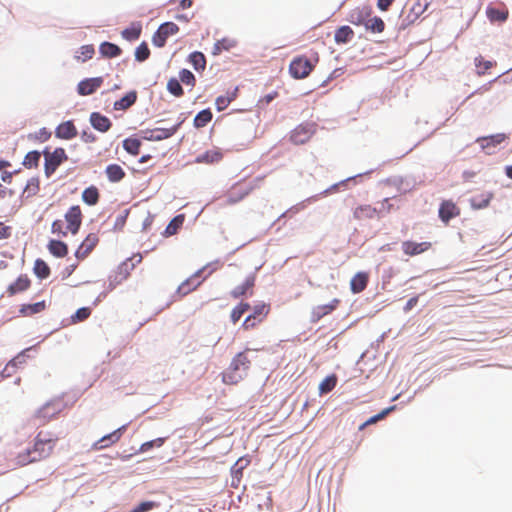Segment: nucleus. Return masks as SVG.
<instances>
[{
    "instance_id": "f257e3e1",
    "label": "nucleus",
    "mask_w": 512,
    "mask_h": 512,
    "mask_svg": "<svg viewBox=\"0 0 512 512\" xmlns=\"http://www.w3.org/2000/svg\"><path fill=\"white\" fill-rule=\"evenodd\" d=\"M58 437L51 431H39L33 441V446L19 452L16 463L25 466L50 457L54 451Z\"/></svg>"
},
{
    "instance_id": "f03ea898",
    "label": "nucleus",
    "mask_w": 512,
    "mask_h": 512,
    "mask_svg": "<svg viewBox=\"0 0 512 512\" xmlns=\"http://www.w3.org/2000/svg\"><path fill=\"white\" fill-rule=\"evenodd\" d=\"M250 361L245 353H238L232 360L226 375V384H237L248 372Z\"/></svg>"
},
{
    "instance_id": "7ed1b4c3",
    "label": "nucleus",
    "mask_w": 512,
    "mask_h": 512,
    "mask_svg": "<svg viewBox=\"0 0 512 512\" xmlns=\"http://www.w3.org/2000/svg\"><path fill=\"white\" fill-rule=\"evenodd\" d=\"M210 267H211V265H208V266L203 267L202 269H199L192 276H190L188 279L183 281L179 285V287L177 289V293L183 297V296L188 295L192 291L196 290L197 287H199L200 284L202 283V281L205 279V277H207L210 273H212V271L219 268V267H213V268H210Z\"/></svg>"
},
{
    "instance_id": "20e7f679",
    "label": "nucleus",
    "mask_w": 512,
    "mask_h": 512,
    "mask_svg": "<svg viewBox=\"0 0 512 512\" xmlns=\"http://www.w3.org/2000/svg\"><path fill=\"white\" fill-rule=\"evenodd\" d=\"M317 62V57L313 61L303 55L295 57L289 65V72L295 79L306 78L312 72Z\"/></svg>"
},
{
    "instance_id": "39448f33",
    "label": "nucleus",
    "mask_w": 512,
    "mask_h": 512,
    "mask_svg": "<svg viewBox=\"0 0 512 512\" xmlns=\"http://www.w3.org/2000/svg\"><path fill=\"white\" fill-rule=\"evenodd\" d=\"M142 259V254L136 253L132 257L123 261L111 276V283L118 285L126 280L134 270L135 266L142 262Z\"/></svg>"
},
{
    "instance_id": "423d86ee",
    "label": "nucleus",
    "mask_w": 512,
    "mask_h": 512,
    "mask_svg": "<svg viewBox=\"0 0 512 512\" xmlns=\"http://www.w3.org/2000/svg\"><path fill=\"white\" fill-rule=\"evenodd\" d=\"M45 158V174L47 177L51 176L57 168L68 159V156L63 148H56L53 152L48 149L43 151Z\"/></svg>"
},
{
    "instance_id": "0eeeda50",
    "label": "nucleus",
    "mask_w": 512,
    "mask_h": 512,
    "mask_svg": "<svg viewBox=\"0 0 512 512\" xmlns=\"http://www.w3.org/2000/svg\"><path fill=\"white\" fill-rule=\"evenodd\" d=\"M59 412L60 407L58 403L47 402L33 414L32 421L36 426H43L54 419Z\"/></svg>"
},
{
    "instance_id": "6e6552de",
    "label": "nucleus",
    "mask_w": 512,
    "mask_h": 512,
    "mask_svg": "<svg viewBox=\"0 0 512 512\" xmlns=\"http://www.w3.org/2000/svg\"><path fill=\"white\" fill-rule=\"evenodd\" d=\"M183 121H179L177 124L170 128H154L145 129L141 131L142 138L147 141H161L172 137L179 129Z\"/></svg>"
},
{
    "instance_id": "1a4fd4ad",
    "label": "nucleus",
    "mask_w": 512,
    "mask_h": 512,
    "mask_svg": "<svg viewBox=\"0 0 512 512\" xmlns=\"http://www.w3.org/2000/svg\"><path fill=\"white\" fill-rule=\"evenodd\" d=\"M179 27L173 22H165L159 26L152 37V43L156 47H163L170 36L178 33Z\"/></svg>"
},
{
    "instance_id": "9d476101",
    "label": "nucleus",
    "mask_w": 512,
    "mask_h": 512,
    "mask_svg": "<svg viewBox=\"0 0 512 512\" xmlns=\"http://www.w3.org/2000/svg\"><path fill=\"white\" fill-rule=\"evenodd\" d=\"M65 221L67 223V231L72 234H76L82 223V211L79 205H74L68 209V211L64 215Z\"/></svg>"
},
{
    "instance_id": "9b49d317",
    "label": "nucleus",
    "mask_w": 512,
    "mask_h": 512,
    "mask_svg": "<svg viewBox=\"0 0 512 512\" xmlns=\"http://www.w3.org/2000/svg\"><path fill=\"white\" fill-rule=\"evenodd\" d=\"M314 132L313 125H299L292 131L290 140L296 145L305 144L310 140Z\"/></svg>"
},
{
    "instance_id": "f8f14e48",
    "label": "nucleus",
    "mask_w": 512,
    "mask_h": 512,
    "mask_svg": "<svg viewBox=\"0 0 512 512\" xmlns=\"http://www.w3.org/2000/svg\"><path fill=\"white\" fill-rule=\"evenodd\" d=\"M372 13L373 11L369 6L356 7L349 12L348 21L356 26H364Z\"/></svg>"
},
{
    "instance_id": "ddd939ff",
    "label": "nucleus",
    "mask_w": 512,
    "mask_h": 512,
    "mask_svg": "<svg viewBox=\"0 0 512 512\" xmlns=\"http://www.w3.org/2000/svg\"><path fill=\"white\" fill-rule=\"evenodd\" d=\"M439 218L444 224L460 215V208L452 200H444L439 207Z\"/></svg>"
},
{
    "instance_id": "4468645a",
    "label": "nucleus",
    "mask_w": 512,
    "mask_h": 512,
    "mask_svg": "<svg viewBox=\"0 0 512 512\" xmlns=\"http://www.w3.org/2000/svg\"><path fill=\"white\" fill-rule=\"evenodd\" d=\"M431 247H432V243L428 242V241L414 242L411 240H407V241L402 242V245H401L403 253L406 256H410V257L422 254V253L428 251L429 249H431Z\"/></svg>"
},
{
    "instance_id": "2eb2a0df",
    "label": "nucleus",
    "mask_w": 512,
    "mask_h": 512,
    "mask_svg": "<svg viewBox=\"0 0 512 512\" xmlns=\"http://www.w3.org/2000/svg\"><path fill=\"white\" fill-rule=\"evenodd\" d=\"M102 84V77L87 78L78 83L77 92L81 96H88L93 94Z\"/></svg>"
},
{
    "instance_id": "dca6fc26",
    "label": "nucleus",
    "mask_w": 512,
    "mask_h": 512,
    "mask_svg": "<svg viewBox=\"0 0 512 512\" xmlns=\"http://www.w3.org/2000/svg\"><path fill=\"white\" fill-rule=\"evenodd\" d=\"M99 242V238L97 234L90 233L86 236V238L83 240L81 245L76 250L75 256L78 259H84L86 258L91 251L96 247V245Z\"/></svg>"
},
{
    "instance_id": "f3484780",
    "label": "nucleus",
    "mask_w": 512,
    "mask_h": 512,
    "mask_svg": "<svg viewBox=\"0 0 512 512\" xmlns=\"http://www.w3.org/2000/svg\"><path fill=\"white\" fill-rule=\"evenodd\" d=\"M124 429H125V426H122L121 428H118L117 430L103 436L101 439H99L92 445V449L96 450V451L102 450V449L110 447L114 443H117L120 440V438L122 436V431Z\"/></svg>"
},
{
    "instance_id": "a211bd4d",
    "label": "nucleus",
    "mask_w": 512,
    "mask_h": 512,
    "mask_svg": "<svg viewBox=\"0 0 512 512\" xmlns=\"http://www.w3.org/2000/svg\"><path fill=\"white\" fill-rule=\"evenodd\" d=\"M77 134V128L71 120L60 123L55 129V136L63 140L73 139Z\"/></svg>"
},
{
    "instance_id": "6ab92c4d",
    "label": "nucleus",
    "mask_w": 512,
    "mask_h": 512,
    "mask_svg": "<svg viewBox=\"0 0 512 512\" xmlns=\"http://www.w3.org/2000/svg\"><path fill=\"white\" fill-rule=\"evenodd\" d=\"M340 303L339 299H333L330 303L324 305H318L312 310V321L317 322L324 316L334 311Z\"/></svg>"
},
{
    "instance_id": "aec40b11",
    "label": "nucleus",
    "mask_w": 512,
    "mask_h": 512,
    "mask_svg": "<svg viewBox=\"0 0 512 512\" xmlns=\"http://www.w3.org/2000/svg\"><path fill=\"white\" fill-rule=\"evenodd\" d=\"M31 281L27 275H20L13 283L7 288L9 296H13L17 293H21L29 289Z\"/></svg>"
},
{
    "instance_id": "412c9836",
    "label": "nucleus",
    "mask_w": 512,
    "mask_h": 512,
    "mask_svg": "<svg viewBox=\"0 0 512 512\" xmlns=\"http://www.w3.org/2000/svg\"><path fill=\"white\" fill-rule=\"evenodd\" d=\"M90 123L96 130L102 133L107 132L112 125L110 119L99 112L91 113Z\"/></svg>"
},
{
    "instance_id": "4be33fe9",
    "label": "nucleus",
    "mask_w": 512,
    "mask_h": 512,
    "mask_svg": "<svg viewBox=\"0 0 512 512\" xmlns=\"http://www.w3.org/2000/svg\"><path fill=\"white\" fill-rule=\"evenodd\" d=\"M368 280L369 275L366 272L356 273L350 281L351 291L355 294L364 291L365 288L367 287Z\"/></svg>"
},
{
    "instance_id": "5701e85b",
    "label": "nucleus",
    "mask_w": 512,
    "mask_h": 512,
    "mask_svg": "<svg viewBox=\"0 0 512 512\" xmlns=\"http://www.w3.org/2000/svg\"><path fill=\"white\" fill-rule=\"evenodd\" d=\"M46 301L42 300L33 304H23L19 309V315L22 317H31L41 313L46 309Z\"/></svg>"
},
{
    "instance_id": "b1692460",
    "label": "nucleus",
    "mask_w": 512,
    "mask_h": 512,
    "mask_svg": "<svg viewBox=\"0 0 512 512\" xmlns=\"http://www.w3.org/2000/svg\"><path fill=\"white\" fill-rule=\"evenodd\" d=\"M353 216L356 220L373 219L378 216V211L371 205H360L355 208Z\"/></svg>"
},
{
    "instance_id": "393cba45",
    "label": "nucleus",
    "mask_w": 512,
    "mask_h": 512,
    "mask_svg": "<svg viewBox=\"0 0 512 512\" xmlns=\"http://www.w3.org/2000/svg\"><path fill=\"white\" fill-rule=\"evenodd\" d=\"M105 174L112 183L120 182L126 176L124 169L118 164H109L105 169Z\"/></svg>"
},
{
    "instance_id": "a878e982",
    "label": "nucleus",
    "mask_w": 512,
    "mask_h": 512,
    "mask_svg": "<svg viewBox=\"0 0 512 512\" xmlns=\"http://www.w3.org/2000/svg\"><path fill=\"white\" fill-rule=\"evenodd\" d=\"M509 12L507 8L497 9L488 6L486 9V16L491 22H505L508 18Z\"/></svg>"
},
{
    "instance_id": "bb28decb",
    "label": "nucleus",
    "mask_w": 512,
    "mask_h": 512,
    "mask_svg": "<svg viewBox=\"0 0 512 512\" xmlns=\"http://www.w3.org/2000/svg\"><path fill=\"white\" fill-rule=\"evenodd\" d=\"M100 193L96 186L91 185L82 192V200L89 206H94L99 202Z\"/></svg>"
},
{
    "instance_id": "cd10ccee",
    "label": "nucleus",
    "mask_w": 512,
    "mask_h": 512,
    "mask_svg": "<svg viewBox=\"0 0 512 512\" xmlns=\"http://www.w3.org/2000/svg\"><path fill=\"white\" fill-rule=\"evenodd\" d=\"M354 31L349 26H341L335 31L334 39L337 44H345L352 40Z\"/></svg>"
},
{
    "instance_id": "c85d7f7f",
    "label": "nucleus",
    "mask_w": 512,
    "mask_h": 512,
    "mask_svg": "<svg viewBox=\"0 0 512 512\" xmlns=\"http://www.w3.org/2000/svg\"><path fill=\"white\" fill-rule=\"evenodd\" d=\"M492 192L483 193L477 196H474L470 199L471 207L474 209H483L488 207L491 199L493 198Z\"/></svg>"
},
{
    "instance_id": "c756f323",
    "label": "nucleus",
    "mask_w": 512,
    "mask_h": 512,
    "mask_svg": "<svg viewBox=\"0 0 512 512\" xmlns=\"http://www.w3.org/2000/svg\"><path fill=\"white\" fill-rule=\"evenodd\" d=\"M48 250L55 257H65L68 254V246L59 240H51L48 243Z\"/></svg>"
},
{
    "instance_id": "7c9ffc66",
    "label": "nucleus",
    "mask_w": 512,
    "mask_h": 512,
    "mask_svg": "<svg viewBox=\"0 0 512 512\" xmlns=\"http://www.w3.org/2000/svg\"><path fill=\"white\" fill-rule=\"evenodd\" d=\"M99 52L103 57L114 58L121 54V49L116 44L103 42L99 47Z\"/></svg>"
},
{
    "instance_id": "2f4dec72",
    "label": "nucleus",
    "mask_w": 512,
    "mask_h": 512,
    "mask_svg": "<svg viewBox=\"0 0 512 512\" xmlns=\"http://www.w3.org/2000/svg\"><path fill=\"white\" fill-rule=\"evenodd\" d=\"M137 99L135 91L127 93L124 97L114 103L115 110H126L131 107Z\"/></svg>"
},
{
    "instance_id": "473e14b6",
    "label": "nucleus",
    "mask_w": 512,
    "mask_h": 512,
    "mask_svg": "<svg viewBox=\"0 0 512 512\" xmlns=\"http://www.w3.org/2000/svg\"><path fill=\"white\" fill-rule=\"evenodd\" d=\"M364 27L366 28V30L372 33H382L385 29V23L380 17H372L371 15L369 17V20L366 21V24H364Z\"/></svg>"
},
{
    "instance_id": "72a5a7b5",
    "label": "nucleus",
    "mask_w": 512,
    "mask_h": 512,
    "mask_svg": "<svg viewBox=\"0 0 512 512\" xmlns=\"http://www.w3.org/2000/svg\"><path fill=\"white\" fill-rule=\"evenodd\" d=\"M142 27L139 23H132L121 33L122 37L128 41L137 40L141 35Z\"/></svg>"
},
{
    "instance_id": "f704fd0d",
    "label": "nucleus",
    "mask_w": 512,
    "mask_h": 512,
    "mask_svg": "<svg viewBox=\"0 0 512 512\" xmlns=\"http://www.w3.org/2000/svg\"><path fill=\"white\" fill-rule=\"evenodd\" d=\"M474 63L476 67V73L479 76L485 75L487 70L496 65V62L485 60L482 56L476 57Z\"/></svg>"
},
{
    "instance_id": "c9c22d12",
    "label": "nucleus",
    "mask_w": 512,
    "mask_h": 512,
    "mask_svg": "<svg viewBox=\"0 0 512 512\" xmlns=\"http://www.w3.org/2000/svg\"><path fill=\"white\" fill-rule=\"evenodd\" d=\"M254 280L253 276L247 277L241 285L232 290L231 294L235 298L245 295L254 286Z\"/></svg>"
},
{
    "instance_id": "e433bc0d",
    "label": "nucleus",
    "mask_w": 512,
    "mask_h": 512,
    "mask_svg": "<svg viewBox=\"0 0 512 512\" xmlns=\"http://www.w3.org/2000/svg\"><path fill=\"white\" fill-rule=\"evenodd\" d=\"M95 54L94 46L89 45H83L80 47L79 51H77L75 55V59L77 61L85 62L87 60H90Z\"/></svg>"
},
{
    "instance_id": "4c0bfd02",
    "label": "nucleus",
    "mask_w": 512,
    "mask_h": 512,
    "mask_svg": "<svg viewBox=\"0 0 512 512\" xmlns=\"http://www.w3.org/2000/svg\"><path fill=\"white\" fill-rule=\"evenodd\" d=\"M337 384V377L335 374L327 376L320 384H319V393L327 394L331 392Z\"/></svg>"
},
{
    "instance_id": "58836bf2",
    "label": "nucleus",
    "mask_w": 512,
    "mask_h": 512,
    "mask_svg": "<svg viewBox=\"0 0 512 512\" xmlns=\"http://www.w3.org/2000/svg\"><path fill=\"white\" fill-rule=\"evenodd\" d=\"M124 149L131 155H138L140 153L141 141L136 138H127L123 142Z\"/></svg>"
},
{
    "instance_id": "ea45409f",
    "label": "nucleus",
    "mask_w": 512,
    "mask_h": 512,
    "mask_svg": "<svg viewBox=\"0 0 512 512\" xmlns=\"http://www.w3.org/2000/svg\"><path fill=\"white\" fill-rule=\"evenodd\" d=\"M212 119V112L209 109L200 111L194 118V125L197 128L206 126Z\"/></svg>"
},
{
    "instance_id": "a19ab883",
    "label": "nucleus",
    "mask_w": 512,
    "mask_h": 512,
    "mask_svg": "<svg viewBox=\"0 0 512 512\" xmlns=\"http://www.w3.org/2000/svg\"><path fill=\"white\" fill-rule=\"evenodd\" d=\"M41 154L38 151H30L26 154L23 160V165L28 168H36L39 164Z\"/></svg>"
},
{
    "instance_id": "79ce46f5",
    "label": "nucleus",
    "mask_w": 512,
    "mask_h": 512,
    "mask_svg": "<svg viewBox=\"0 0 512 512\" xmlns=\"http://www.w3.org/2000/svg\"><path fill=\"white\" fill-rule=\"evenodd\" d=\"M34 273L41 279H45L50 275V268L45 261L37 259L34 264Z\"/></svg>"
},
{
    "instance_id": "37998d69",
    "label": "nucleus",
    "mask_w": 512,
    "mask_h": 512,
    "mask_svg": "<svg viewBox=\"0 0 512 512\" xmlns=\"http://www.w3.org/2000/svg\"><path fill=\"white\" fill-rule=\"evenodd\" d=\"M222 159V154L219 151L211 150L207 151L205 154L197 157V162L202 163H214L219 162Z\"/></svg>"
},
{
    "instance_id": "c03bdc74",
    "label": "nucleus",
    "mask_w": 512,
    "mask_h": 512,
    "mask_svg": "<svg viewBox=\"0 0 512 512\" xmlns=\"http://www.w3.org/2000/svg\"><path fill=\"white\" fill-rule=\"evenodd\" d=\"M269 311H270L269 305L259 304L253 308V313L250 315L255 316V319H257L258 322H263L264 319L267 317Z\"/></svg>"
},
{
    "instance_id": "a18cd8bd",
    "label": "nucleus",
    "mask_w": 512,
    "mask_h": 512,
    "mask_svg": "<svg viewBox=\"0 0 512 512\" xmlns=\"http://www.w3.org/2000/svg\"><path fill=\"white\" fill-rule=\"evenodd\" d=\"M505 139H506L505 134L500 133V134L492 135L489 137L481 138L478 141H480L482 143V147H487L489 145L496 146V145L502 143Z\"/></svg>"
},
{
    "instance_id": "49530a36",
    "label": "nucleus",
    "mask_w": 512,
    "mask_h": 512,
    "mask_svg": "<svg viewBox=\"0 0 512 512\" xmlns=\"http://www.w3.org/2000/svg\"><path fill=\"white\" fill-rule=\"evenodd\" d=\"M190 63L196 70L204 69L206 60L201 52H193L189 57Z\"/></svg>"
},
{
    "instance_id": "de8ad7c7",
    "label": "nucleus",
    "mask_w": 512,
    "mask_h": 512,
    "mask_svg": "<svg viewBox=\"0 0 512 512\" xmlns=\"http://www.w3.org/2000/svg\"><path fill=\"white\" fill-rule=\"evenodd\" d=\"M167 90L176 97H181L184 93L180 81L176 78H171L168 81Z\"/></svg>"
},
{
    "instance_id": "09e8293b",
    "label": "nucleus",
    "mask_w": 512,
    "mask_h": 512,
    "mask_svg": "<svg viewBox=\"0 0 512 512\" xmlns=\"http://www.w3.org/2000/svg\"><path fill=\"white\" fill-rule=\"evenodd\" d=\"M166 441V438L165 437H159V438H156L154 440H151V441H147V442H144L140 448H139V452L141 453H145L147 451H149L150 449L154 448V447H161Z\"/></svg>"
},
{
    "instance_id": "8fccbe9b",
    "label": "nucleus",
    "mask_w": 512,
    "mask_h": 512,
    "mask_svg": "<svg viewBox=\"0 0 512 512\" xmlns=\"http://www.w3.org/2000/svg\"><path fill=\"white\" fill-rule=\"evenodd\" d=\"M150 56V50L145 42H142L135 50V59L139 62L147 60Z\"/></svg>"
},
{
    "instance_id": "3c124183",
    "label": "nucleus",
    "mask_w": 512,
    "mask_h": 512,
    "mask_svg": "<svg viewBox=\"0 0 512 512\" xmlns=\"http://www.w3.org/2000/svg\"><path fill=\"white\" fill-rule=\"evenodd\" d=\"M250 308L248 303H240L231 312V320L237 322L243 314Z\"/></svg>"
},
{
    "instance_id": "603ef678",
    "label": "nucleus",
    "mask_w": 512,
    "mask_h": 512,
    "mask_svg": "<svg viewBox=\"0 0 512 512\" xmlns=\"http://www.w3.org/2000/svg\"><path fill=\"white\" fill-rule=\"evenodd\" d=\"M179 81L185 85L193 87L195 85L196 79H195L194 74L191 71H189L187 69H183L179 73Z\"/></svg>"
},
{
    "instance_id": "864d4df0",
    "label": "nucleus",
    "mask_w": 512,
    "mask_h": 512,
    "mask_svg": "<svg viewBox=\"0 0 512 512\" xmlns=\"http://www.w3.org/2000/svg\"><path fill=\"white\" fill-rule=\"evenodd\" d=\"M183 216L179 215L176 216L171 220V222L167 225L165 233L167 235H173L176 233L177 229L182 225L183 223Z\"/></svg>"
},
{
    "instance_id": "5fc2aeb1",
    "label": "nucleus",
    "mask_w": 512,
    "mask_h": 512,
    "mask_svg": "<svg viewBox=\"0 0 512 512\" xmlns=\"http://www.w3.org/2000/svg\"><path fill=\"white\" fill-rule=\"evenodd\" d=\"M90 315H91V309L89 307H82V308H79L75 312V314L72 316V321L74 323L82 322V321L86 320L87 318H89Z\"/></svg>"
},
{
    "instance_id": "6e6d98bb",
    "label": "nucleus",
    "mask_w": 512,
    "mask_h": 512,
    "mask_svg": "<svg viewBox=\"0 0 512 512\" xmlns=\"http://www.w3.org/2000/svg\"><path fill=\"white\" fill-rule=\"evenodd\" d=\"M38 192H39L38 179H35V178L30 179L26 184L24 193H27V196L30 197V196L36 195Z\"/></svg>"
},
{
    "instance_id": "4d7b16f0",
    "label": "nucleus",
    "mask_w": 512,
    "mask_h": 512,
    "mask_svg": "<svg viewBox=\"0 0 512 512\" xmlns=\"http://www.w3.org/2000/svg\"><path fill=\"white\" fill-rule=\"evenodd\" d=\"M395 409V406H391V407H388L384 410H382L380 413L370 417L367 421H366V424L369 425H372V424H375L376 422L384 419L391 411H393Z\"/></svg>"
},
{
    "instance_id": "13d9d810",
    "label": "nucleus",
    "mask_w": 512,
    "mask_h": 512,
    "mask_svg": "<svg viewBox=\"0 0 512 512\" xmlns=\"http://www.w3.org/2000/svg\"><path fill=\"white\" fill-rule=\"evenodd\" d=\"M395 409V406H391V407H388L384 410H382L380 413L370 417L367 421H366V424L369 425H372V424H375L376 422L384 419L391 411H393Z\"/></svg>"
},
{
    "instance_id": "bf43d9fd",
    "label": "nucleus",
    "mask_w": 512,
    "mask_h": 512,
    "mask_svg": "<svg viewBox=\"0 0 512 512\" xmlns=\"http://www.w3.org/2000/svg\"><path fill=\"white\" fill-rule=\"evenodd\" d=\"M158 507V503L154 501H145L141 502L139 505H137L134 509H132L130 512H147L154 508Z\"/></svg>"
},
{
    "instance_id": "052dcab7",
    "label": "nucleus",
    "mask_w": 512,
    "mask_h": 512,
    "mask_svg": "<svg viewBox=\"0 0 512 512\" xmlns=\"http://www.w3.org/2000/svg\"><path fill=\"white\" fill-rule=\"evenodd\" d=\"M51 231L54 234L61 235L63 237L67 236L68 232L67 228L64 229L63 221L60 219L55 220L51 225Z\"/></svg>"
},
{
    "instance_id": "680f3d73",
    "label": "nucleus",
    "mask_w": 512,
    "mask_h": 512,
    "mask_svg": "<svg viewBox=\"0 0 512 512\" xmlns=\"http://www.w3.org/2000/svg\"><path fill=\"white\" fill-rule=\"evenodd\" d=\"M35 139L40 142H46L51 137V132L46 128H41L38 132L35 133Z\"/></svg>"
},
{
    "instance_id": "e2e57ef3",
    "label": "nucleus",
    "mask_w": 512,
    "mask_h": 512,
    "mask_svg": "<svg viewBox=\"0 0 512 512\" xmlns=\"http://www.w3.org/2000/svg\"><path fill=\"white\" fill-rule=\"evenodd\" d=\"M260 322L257 321V319H255V316H247L246 319L244 320L243 322V328L245 330H249V329H253L254 327H256Z\"/></svg>"
},
{
    "instance_id": "0e129e2a",
    "label": "nucleus",
    "mask_w": 512,
    "mask_h": 512,
    "mask_svg": "<svg viewBox=\"0 0 512 512\" xmlns=\"http://www.w3.org/2000/svg\"><path fill=\"white\" fill-rule=\"evenodd\" d=\"M12 234V227L0 222V240L7 239Z\"/></svg>"
},
{
    "instance_id": "69168bd1",
    "label": "nucleus",
    "mask_w": 512,
    "mask_h": 512,
    "mask_svg": "<svg viewBox=\"0 0 512 512\" xmlns=\"http://www.w3.org/2000/svg\"><path fill=\"white\" fill-rule=\"evenodd\" d=\"M278 96L276 91L269 93L262 98L259 99L258 104L261 106L268 105L271 101H273Z\"/></svg>"
},
{
    "instance_id": "338daca9",
    "label": "nucleus",
    "mask_w": 512,
    "mask_h": 512,
    "mask_svg": "<svg viewBox=\"0 0 512 512\" xmlns=\"http://www.w3.org/2000/svg\"><path fill=\"white\" fill-rule=\"evenodd\" d=\"M395 0H377V7L381 11H387Z\"/></svg>"
},
{
    "instance_id": "774afa93",
    "label": "nucleus",
    "mask_w": 512,
    "mask_h": 512,
    "mask_svg": "<svg viewBox=\"0 0 512 512\" xmlns=\"http://www.w3.org/2000/svg\"><path fill=\"white\" fill-rule=\"evenodd\" d=\"M418 303V296H414L412 298H410L406 305L404 306V311L405 312H408L410 311L413 307H415Z\"/></svg>"
}]
</instances>
